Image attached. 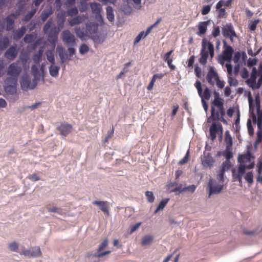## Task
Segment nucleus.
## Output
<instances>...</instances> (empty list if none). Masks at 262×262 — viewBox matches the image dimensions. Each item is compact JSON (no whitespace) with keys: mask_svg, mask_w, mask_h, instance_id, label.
<instances>
[{"mask_svg":"<svg viewBox=\"0 0 262 262\" xmlns=\"http://www.w3.org/2000/svg\"><path fill=\"white\" fill-rule=\"evenodd\" d=\"M9 249L13 252H16L18 249V244L16 242H13L9 245Z\"/></svg>","mask_w":262,"mask_h":262,"instance_id":"nucleus-57","label":"nucleus"},{"mask_svg":"<svg viewBox=\"0 0 262 262\" xmlns=\"http://www.w3.org/2000/svg\"><path fill=\"white\" fill-rule=\"evenodd\" d=\"M213 105L217 107V110L216 111L215 107L211 106L210 118H212L213 120H221L224 124H227V121L224 118L225 111L224 108V103Z\"/></svg>","mask_w":262,"mask_h":262,"instance_id":"nucleus-4","label":"nucleus"},{"mask_svg":"<svg viewBox=\"0 0 262 262\" xmlns=\"http://www.w3.org/2000/svg\"><path fill=\"white\" fill-rule=\"evenodd\" d=\"M194 86L197 89L199 95L201 96L202 95V92L203 91L201 82L199 80H197L194 84Z\"/></svg>","mask_w":262,"mask_h":262,"instance_id":"nucleus-61","label":"nucleus"},{"mask_svg":"<svg viewBox=\"0 0 262 262\" xmlns=\"http://www.w3.org/2000/svg\"><path fill=\"white\" fill-rule=\"evenodd\" d=\"M72 129V125L67 123H62L57 127V129L60 132V135L64 137L67 136L71 133Z\"/></svg>","mask_w":262,"mask_h":262,"instance_id":"nucleus-19","label":"nucleus"},{"mask_svg":"<svg viewBox=\"0 0 262 262\" xmlns=\"http://www.w3.org/2000/svg\"><path fill=\"white\" fill-rule=\"evenodd\" d=\"M231 167L230 162L229 160H226L224 161L221 167L220 171L225 172L230 169Z\"/></svg>","mask_w":262,"mask_h":262,"instance_id":"nucleus-43","label":"nucleus"},{"mask_svg":"<svg viewBox=\"0 0 262 262\" xmlns=\"http://www.w3.org/2000/svg\"><path fill=\"white\" fill-rule=\"evenodd\" d=\"M108 245V240L107 239L103 241V242L99 245L97 250V254H95V256L97 257H101L105 255L109 254L111 251L110 250L105 252H101V251L106 248Z\"/></svg>","mask_w":262,"mask_h":262,"instance_id":"nucleus-20","label":"nucleus"},{"mask_svg":"<svg viewBox=\"0 0 262 262\" xmlns=\"http://www.w3.org/2000/svg\"><path fill=\"white\" fill-rule=\"evenodd\" d=\"M211 90L207 87H206L203 93V91L202 92V95L201 96H199L201 98V100L202 99L204 100H209L211 97Z\"/></svg>","mask_w":262,"mask_h":262,"instance_id":"nucleus-32","label":"nucleus"},{"mask_svg":"<svg viewBox=\"0 0 262 262\" xmlns=\"http://www.w3.org/2000/svg\"><path fill=\"white\" fill-rule=\"evenodd\" d=\"M189 160V150H187L185 157L179 162V165H182L187 163Z\"/></svg>","mask_w":262,"mask_h":262,"instance_id":"nucleus-51","label":"nucleus"},{"mask_svg":"<svg viewBox=\"0 0 262 262\" xmlns=\"http://www.w3.org/2000/svg\"><path fill=\"white\" fill-rule=\"evenodd\" d=\"M247 128L249 134L252 136L254 134V129L252 125L251 120L249 119L247 121Z\"/></svg>","mask_w":262,"mask_h":262,"instance_id":"nucleus-58","label":"nucleus"},{"mask_svg":"<svg viewBox=\"0 0 262 262\" xmlns=\"http://www.w3.org/2000/svg\"><path fill=\"white\" fill-rule=\"evenodd\" d=\"M224 46L225 47V49L223 51L222 58L223 60L228 62H231L232 55L234 52L233 49L231 46L227 45L225 41H224Z\"/></svg>","mask_w":262,"mask_h":262,"instance_id":"nucleus-14","label":"nucleus"},{"mask_svg":"<svg viewBox=\"0 0 262 262\" xmlns=\"http://www.w3.org/2000/svg\"><path fill=\"white\" fill-rule=\"evenodd\" d=\"M88 17L86 15L83 14L78 15L69 20V25L71 26L78 25L82 23L84 20L87 19Z\"/></svg>","mask_w":262,"mask_h":262,"instance_id":"nucleus-22","label":"nucleus"},{"mask_svg":"<svg viewBox=\"0 0 262 262\" xmlns=\"http://www.w3.org/2000/svg\"><path fill=\"white\" fill-rule=\"evenodd\" d=\"M61 38L64 43L69 46H74L75 44V37L69 30L62 32Z\"/></svg>","mask_w":262,"mask_h":262,"instance_id":"nucleus-10","label":"nucleus"},{"mask_svg":"<svg viewBox=\"0 0 262 262\" xmlns=\"http://www.w3.org/2000/svg\"><path fill=\"white\" fill-rule=\"evenodd\" d=\"M169 199H165L164 200H162L159 203L158 206L157 207L156 210L155 211V213H157L160 210H162L164 209V208L166 206L167 204L168 203Z\"/></svg>","mask_w":262,"mask_h":262,"instance_id":"nucleus-39","label":"nucleus"},{"mask_svg":"<svg viewBox=\"0 0 262 262\" xmlns=\"http://www.w3.org/2000/svg\"><path fill=\"white\" fill-rule=\"evenodd\" d=\"M76 35L82 40H85L89 36L86 28H77L75 30Z\"/></svg>","mask_w":262,"mask_h":262,"instance_id":"nucleus-23","label":"nucleus"},{"mask_svg":"<svg viewBox=\"0 0 262 262\" xmlns=\"http://www.w3.org/2000/svg\"><path fill=\"white\" fill-rule=\"evenodd\" d=\"M27 29L25 26H22L20 29L13 31V38L15 40L20 39L25 34Z\"/></svg>","mask_w":262,"mask_h":262,"instance_id":"nucleus-24","label":"nucleus"},{"mask_svg":"<svg viewBox=\"0 0 262 262\" xmlns=\"http://www.w3.org/2000/svg\"><path fill=\"white\" fill-rule=\"evenodd\" d=\"M210 23L209 20L205 21H201L198 25L199 32L197 34L199 36L204 35L206 33L207 29V26Z\"/></svg>","mask_w":262,"mask_h":262,"instance_id":"nucleus-26","label":"nucleus"},{"mask_svg":"<svg viewBox=\"0 0 262 262\" xmlns=\"http://www.w3.org/2000/svg\"><path fill=\"white\" fill-rule=\"evenodd\" d=\"M173 50H170L169 51H168V52H167L163 56V60L165 61V62H167L169 60H173V57H171V55L172 54V53H173Z\"/></svg>","mask_w":262,"mask_h":262,"instance_id":"nucleus-54","label":"nucleus"},{"mask_svg":"<svg viewBox=\"0 0 262 262\" xmlns=\"http://www.w3.org/2000/svg\"><path fill=\"white\" fill-rule=\"evenodd\" d=\"M259 23V20L256 19L253 21H251L249 24V28L251 31H254L256 29V26Z\"/></svg>","mask_w":262,"mask_h":262,"instance_id":"nucleus-56","label":"nucleus"},{"mask_svg":"<svg viewBox=\"0 0 262 262\" xmlns=\"http://www.w3.org/2000/svg\"><path fill=\"white\" fill-rule=\"evenodd\" d=\"M88 0H80L79 11L80 12H85L88 9V4L86 1Z\"/></svg>","mask_w":262,"mask_h":262,"instance_id":"nucleus-47","label":"nucleus"},{"mask_svg":"<svg viewBox=\"0 0 262 262\" xmlns=\"http://www.w3.org/2000/svg\"><path fill=\"white\" fill-rule=\"evenodd\" d=\"M37 11L36 9H33L30 12L27 14L23 18V21L27 22L29 21L32 17L34 15Z\"/></svg>","mask_w":262,"mask_h":262,"instance_id":"nucleus-46","label":"nucleus"},{"mask_svg":"<svg viewBox=\"0 0 262 262\" xmlns=\"http://www.w3.org/2000/svg\"><path fill=\"white\" fill-rule=\"evenodd\" d=\"M228 83L230 86H236L238 84V81L232 77V76H228Z\"/></svg>","mask_w":262,"mask_h":262,"instance_id":"nucleus-59","label":"nucleus"},{"mask_svg":"<svg viewBox=\"0 0 262 262\" xmlns=\"http://www.w3.org/2000/svg\"><path fill=\"white\" fill-rule=\"evenodd\" d=\"M200 55V58L199 59V61L203 66L207 63L209 56H210L211 59L214 57V49L213 45L206 38L202 39V48Z\"/></svg>","mask_w":262,"mask_h":262,"instance_id":"nucleus-3","label":"nucleus"},{"mask_svg":"<svg viewBox=\"0 0 262 262\" xmlns=\"http://www.w3.org/2000/svg\"><path fill=\"white\" fill-rule=\"evenodd\" d=\"M256 180L258 182L262 183V161L259 160L258 162L257 176Z\"/></svg>","mask_w":262,"mask_h":262,"instance_id":"nucleus-37","label":"nucleus"},{"mask_svg":"<svg viewBox=\"0 0 262 262\" xmlns=\"http://www.w3.org/2000/svg\"><path fill=\"white\" fill-rule=\"evenodd\" d=\"M225 67L227 68V72L228 74V76H232V66L230 62L227 63L225 64Z\"/></svg>","mask_w":262,"mask_h":262,"instance_id":"nucleus-60","label":"nucleus"},{"mask_svg":"<svg viewBox=\"0 0 262 262\" xmlns=\"http://www.w3.org/2000/svg\"><path fill=\"white\" fill-rule=\"evenodd\" d=\"M246 166L241 164L238 167L237 174H239L238 178L240 179L241 177H243L245 173Z\"/></svg>","mask_w":262,"mask_h":262,"instance_id":"nucleus-52","label":"nucleus"},{"mask_svg":"<svg viewBox=\"0 0 262 262\" xmlns=\"http://www.w3.org/2000/svg\"><path fill=\"white\" fill-rule=\"evenodd\" d=\"M106 16L108 20L111 21L113 22L114 20V11L113 9L111 6H108L106 8Z\"/></svg>","mask_w":262,"mask_h":262,"instance_id":"nucleus-38","label":"nucleus"},{"mask_svg":"<svg viewBox=\"0 0 262 262\" xmlns=\"http://www.w3.org/2000/svg\"><path fill=\"white\" fill-rule=\"evenodd\" d=\"M9 45V40L8 37H4L0 38V50H4L6 49Z\"/></svg>","mask_w":262,"mask_h":262,"instance_id":"nucleus-34","label":"nucleus"},{"mask_svg":"<svg viewBox=\"0 0 262 262\" xmlns=\"http://www.w3.org/2000/svg\"><path fill=\"white\" fill-rule=\"evenodd\" d=\"M21 254L27 256L38 257L41 255V252L39 247H34L23 251Z\"/></svg>","mask_w":262,"mask_h":262,"instance_id":"nucleus-17","label":"nucleus"},{"mask_svg":"<svg viewBox=\"0 0 262 262\" xmlns=\"http://www.w3.org/2000/svg\"><path fill=\"white\" fill-rule=\"evenodd\" d=\"M93 205L99 207V209L104 214L110 215V204L107 201H95L93 202Z\"/></svg>","mask_w":262,"mask_h":262,"instance_id":"nucleus-15","label":"nucleus"},{"mask_svg":"<svg viewBox=\"0 0 262 262\" xmlns=\"http://www.w3.org/2000/svg\"><path fill=\"white\" fill-rule=\"evenodd\" d=\"M215 162V159L210 152L204 151L201 158V163L204 167L211 168L213 166Z\"/></svg>","mask_w":262,"mask_h":262,"instance_id":"nucleus-8","label":"nucleus"},{"mask_svg":"<svg viewBox=\"0 0 262 262\" xmlns=\"http://www.w3.org/2000/svg\"><path fill=\"white\" fill-rule=\"evenodd\" d=\"M90 5L93 14L95 15L96 19H97L98 21L103 23V18L101 14L102 8L100 4L94 2L91 3Z\"/></svg>","mask_w":262,"mask_h":262,"instance_id":"nucleus-12","label":"nucleus"},{"mask_svg":"<svg viewBox=\"0 0 262 262\" xmlns=\"http://www.w3.org/2000/svg\"><path fill=\"white\" fill-rule=\"evenodd\" d=\"M153 236L151 235H146L142 238L141 244L142 246H146L152 242Z\"/></svg>","mask_w":262,"mask_h":262,"instance_id":"nucleus-45","label":"nucleus"},{"mask_svg":"<svg viewBox=\"0 0 262 262\" xmlns=\"http://www.w3.org/2000/svg\"><path fill=\"white\" fill-rule=\"evenodd\" d=\"M57 51L58 53L61 63H64L68 58V55L65 49L62 47L58 46L57 47Z\"/></svg>","mask_w":262,"mask_h":262,"instance_id":"nucleus-25","label":"nucleus"},{"mask_svg":"<svg viewBox=\"0 0 262 262\" xmlns=\"http://www.w3.org/2000/svg\"><path fill=\"white\" fill-rule=\"evenodd\" d=\"M210 135L211 139L214 141L216 138V134L220 132L223 133V127L221 124L213 123L209 128Z\"/></svg>","mask_w":262,"mask_h":262,"instance_id":"nucleus-18","label":"nucleus"},{"mask_svg":"<svg viewBox=\"0 0 262 262\" xmlns=\"http://www.w3.org/2000/svg\"><path fill=\"white\" fill-rule=\"evenodd\" d=\"M18 49L16 45L10 47L5 52V57L10 61L14 60L17 56Z\"/></svg>","mask_w":262,"mask_h":262,"instance_id":"nucleus-16","label":"nucleus"},{"mask_svg":"<svg viewBox=\"0 0 262 262\" xmlns=\"http://www.w3.org/2000/svg\"><path fill=\"white\" fill-rule=\"evenodd\" d=\"M47 60L52 64H55V58L53 50H48L46 52Z\"/></svg>","mask_w":262,"mask_h":262,"instance_id":"nucleus-41","label":"nucleus"},{"mask_svg":"<svg viewBox=\"0 0 262 262\" xmlns=\"http://www.w3.org/2000/svg\"><path fill=\"white\" fill-rule=\"evenodd\" d=\"M20 85L23 90L27 91L35 88L37 82L36 79L32 80L29 76L24 75L20 81Z\"/></svg>","mask_w":262,"mask_h":262,"instance_id":"nucleus-6","label":"nucleus"},{"mask_svg":"<svg viewBox=\"0 0 262 262\" xmlns=\"http://www.w3.org/2000/svg\"><path fill=\"white\" fill-rule=\"evenodd\" d=\"M34 40V37L32 34H27L24 38V41L26 43H30Z\"/></svg>","mask_w":262,"mask_h":262,"instance_id":"nucleus-53","label":"nucleus"},{"mask_svg":"<svg viewBox=\"0 0 262 262\" xmlns=\"http://www.w3.org/2000/svg\"><path fill=\"white\" fill-rule=\"evenodd\" d=\"M211 9V6L209 5L205 6L203 7L201 13L202 15H205L209 13Z\"/></svg>","mask_w":262,"mask_h":262,"instance_id":"nucleus-64","label":"nucleus"},{"mask_svg":"<svg viewBox=\"0 0 262 262\" xmlns=\"http://www.w3.org/2000/svg\"><path fill=\"white\" fill-rule=\"evenodd\" d=\"M47 209L49 212H55V213H58L59 215H63L64 213L63 209H61V208H58V207H54L53 208H50L48 206Z\"/></svg>","mask_w":262,"mask_h":262,"instance_id":"nucleus-44","label":"nucleus"},{"mask_svg":"<svg viewBox=\"0 0 262 262\" xmlns=\"http://www.w3.org/2000/svg\"><path fill=\"white\" fill-rule=\"evenodd\" d=\"M225 142L226 143V147H232V138L228 130L225 132Z\"/></svg>","mask_w":262,"mask_h":262,"instance_id":"nucleus-33","label":"nucleus"},{"mask_svg":"<svg viewBox=\"0 0 262 262\" xmlns=\"http://www.w3.org/2000/svg\"><path fill=\"white\" fill-rule=\"evenodd\" d=\"M249 72L248 70L244 68L243 69L241 72V76L243 79H247L249 77Z\"/></svg>","mask_w":262,"mask_h":262,"instance_id":"nucleus-62","label":"nucleus"},{"mask_svg":"<svg viewBox=\"0 0 262 262\" xmlns=\"http://www.w3.org/2000/svg\"><path fill=\"white\" fill-rule=\"evenodd\" d=\"M89 50V47L85 43L82 44L79 48V52L81 54L86 53Z\"/></svg>","mask_w":262,"mask_h":262,"instance_id":"nucleus-55","label":"nucleus"},{"mask_svg":"<svg viewBox=\"0 0 262 262\" xmlns=\"http://www.w3.org/2000/svg\"><path fill=\"white\" fill-rule=\"evenodd\" d=\"M31 72L32 74L34 76V79H36V80L39 79L40 77V73L39 71L38 68L36 65H33L31 68Z\"/></svg>","mask_w":262,"mask_h":262,"instance_id":"nucleus-42","label":"nucleus"},{"mask_svg":"<svg viewBox=\"0 0 262 262\" xmlns=\"http://www.w3.org/2000/svg\"><path fill=\"white\" fill-rule=\"evenodd\" d=\"M222 155L225 157L226 160H230L233 157L232 147H226Z\"/></svg>","mask_w":262,"mask_h":262,"instance_id":"nucleus-35","label":"nucleus"},{"mask_svg":"<svg viewBox=\"0 0 262 262\" xmlns=\"http://www.w3.org/2000/svg\"><path fill=\"white\" fill-rule=\"evenodd\" d=\"M208 187L209 189L208 198L212 194H217L220 193L224 188L223 184H217L213 180L210 179Z\"/></svg>","mask_w":262,"mask_h":262,"instance_id":"nucleus-9","label":"nucleus"},{"mask_svg":"<svg viewBox=\"0 0 262 262\" xmlns=\"http://www.w3.org/2000/svg\"><path fill=\"white\" fill-rule=\"evenodd\" d=\"M86 29L88 35H92L96 33L98 25L94 23H89L86 24Z\"/></svg>","mask_w":262,"mask_h":262,"instance_id":"nucleus-28","label":"nucleus"},{"mask_svg":"<svg viewBox=\"0 0 262 262\" xmlns=\"http://www.w3.org/2000/svg\"><path fill=\"white\" fill-rule=\"evenodd\" d=\"M53 14V11L51 8L45 9L42 12L41 14V19L42 21H45L47 18Z\"/></svg>","mask_w":262,"mask_h":262,"instance_id":"nucleus-30","label":"nucleus"},{"mask_svg":"<svg viewBox=\"0 0 262 262\" xmlns=\"http://www.w3.org/2000/svg\"><path fill=\"white\" fill-rule=\"evenodd\" d=\"M214 100L212 102V105L219 104L220 103H224V100L223 98L220 97L219 93L214 91Z\"/></svg>","mask_w":262,"mask_h":262,"instance_id":"nucleus-36","label":"nucleus"},{"mask_svg":"<svg viewBox=\"0 0 262 262\" xmlns=\"http://www.w3.org/2000/svg\"><path fill=\"white\" fill-rule=\"evenodd\" d=\"M144 34H145L144 31L141 32L135 38L134 40V45H136L137 43H138L141 40L142 38L145 37Z\"/></svg>","mask_w":262,"mask_h":262,"instance_id":"nucleus-63","label":"nucleus"},{"mask_svg":"<svg viewBox=\"0 0 262 262\" xmlns=\"http://www.w3.org/2000/svg\"><path fill=\"white\" fill-rule=\"evenodd\" d=\"M60 68L54 64H51L49 68L50 74L52 76L56 77L58 75Z\"/></svg>","mask_w":262,"mask_h":262,"instance_id":"nucleus-31","label":"nucleus"},{"mask_svg":"<svg viewBox=\"0 0 262 262\" xmlns=\"http://www.w3.org/2000/svg\"><path fill=\"white\" fill-rule=\"evenodd\" d=\"M251 158H254V157L252 156L250 151L248 150L246 154L238 156V161L241 164L244 163L250 162Z\"/></svg>","mask_w":262,"mask_h":262,"instance_id":"nucleus-27","label":"nucleus"},{"mask_svg":"<svg viewBox=\"0 0 262 262\" xmlns=\"http://www.w3.org/2000/svg\"><path fill=\"white\" fill-rule=\"evenodd\" d=\"M257 75V70L256 68H253L252 72L251 73V76L249 78L246 80V83L248 86L251 88L253 90L258 89L260 86L261 81L256 83V76Z\"/></svg>","mask_w":262,"mask_h":262,"instance_id":"nucleus-7","label":"nucleus"},{"mask_svg":"<svg viewBox=\"0 0 262 262\" xmlns=\"http://www.w3.org/2000/svg\"><path fill=\"white\" fill-rule=\"evenodd\" d=\"M245 180L249 184H252L253 182V174L252 172H248L244 177Z\"/></svg>","mask_w":262,"mask_h":262,"instance_id":"nucleus-49","label":"nucleus"},{"mask_svg":"<svg viewBox=\"0 0 262 262\" xmlns=\"http://www.w3.org/2000/svg\"><path fill=\"white\" fill-rule=\"evenodd\" d=\"M6 20L7 21L6 30L7 31L11 30L13 28L14 20L9 16L6 18Z\"/></svg>","mask_w":262,"mask_h":262,"instance_id":"nucleus-40","label":"nucleus"},{"mask_svg":"<svg viewBox=\"0 0 262 262\" xmlns=\"http://www.w3.org/2000/svg\"><path fill=\"white\" fill-rule=\"evenodd\" d=\"M5 83L6 84V86L5 87V91L11 94H13L16 93V84L17 82H14L12 81V80H9V81H7V79H6L5 80Z\"/></svg>","mask_w":262,"mask_h":262,"instance_id":"nucleus-21","label":"nucleus"},{"mask_svg":"<svg viewBox=\"0 0 262 262\" xmlns=\"http://www.w3.org/2000/svg\"><path fill=\"white\" fill-rule=\"evenodd\" d=\"M219 78V74L213 67H210L206 76V80L208 83L213 86L215 81Z\"/></svg>","mask_w":262,"mask_h":262,"instance_id":"nucleus-13","label":"nucleus"},{"mask_svg":"<svg viewBox=\"0 0 262 262\" xmlns=\"http://www.w3.org/2000/svg\"><path fill=\"white\" fill-rule=\"evenodd\" d=\"M65 18L61 16L58 18V27H56L52 19H50L44 25L43 31L48 35V40L54 49L58 39V35L60 29L63 27Z\"/></svg>","mask_w":262,"mask_h":262,"instance_id":"nucleus-1","label":"nucleus"},{"mask_svg":"<svg viewBox=\"0 0 262 262\" xmlns=\"http://www.w3.org/2000/svg\"><path fill=\"white\" fill-rule=\"evenodd\" d=\"M222 34L226 38H228L233 41V37H236V34L231 24H228L222 28Z\"/></svg>","mask_w":262,"mask_h":262,"instance_id":"nucleus-11","label":"nucleus"},{"mask_svg":"<svg viewBox=\"0 0 262 262\" xmlns=\"http://www.w3.org/2000/svg\"><path fill=\"white\" fill-rule=\"evenodd\" d=\"M67 13L69 16L72 17L78 14V9L77 7H74L72 8L69 9L67 11Z\"/></svg>","mask_w":262,"mask_h":262,"instance_id":"nucleus-48","label":"nucleus"},{"mask_svg":"<svg viewBox=\"0 0 262 262\" xmlns=\"http://www.w3.org/2000/svg\"><path fill=\"white\" fill-rule=\"evenodd\" d=\"M248 101L249 113L251 115L253 123H257V138L255 143L256 145H257L262 141V110H260V102L259 99L256 98L255 105L257 115V118H256L255 114L254 113V107L252 105L253 100L251 97L248 98Z\"/></svg>","mask_w":262,"mask_h":262,"instance_id":"nucleus-2","label":"nucleus"},{"mask_svg":"<svg viewBox=\"0 0 262 262\" xmlns=\"http://www.w3.org/2000/svg\"><path fill=\"white\" fill-rule=\"evenodd\" d=\"M145 196L147 200L149 203H153L155 200V196L152 191H147L145 192Z\"/></svg>","mask_w":262,"mask_h":262,"instance_id":"nucleus-50","label":"nucleus"},{"mask_svg":"<svg viewBox=\"0 0 262 262\" xmlns=\"http://www.w3.org/2000/svg\"><path fill=\"white\" fill-rule=\"evenodd\" d=\"M163 76H164V75L161 73V74H156L154 75L150 82H149L148 85L147 87V89L148 91L152 90L153 89L154 83L155 82L156 80L157 79H161L163 78Z\"/></svg>","mask_w":262,"mask_h":262,"instance_id":"nucleus-29","label":"nucleus"},{"mask_svg":"<svg viewBox=\"0 0 262 262\" xmlns=\"http://www.w3.org/2000/svg\"><path fill=\"white\" fill-rule=\"evenodd\" d=\"M21 72V68L18 62H13L10 64L8 68L7 75L9 76L6 79L7 81L12 80L14 82H17L19 75Z\"/></svg>","mask_w":262,"mask_h":262,"instance_id":"nucleus-5","label":"nucleus"}]
</instances>
